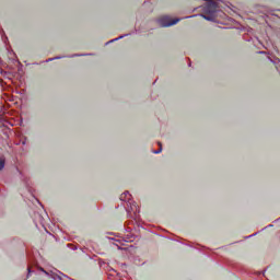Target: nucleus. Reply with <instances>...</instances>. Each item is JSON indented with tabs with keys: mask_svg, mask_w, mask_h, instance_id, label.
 Segmentation results:
<instances>
[{
	"mask_svg": "<svg viewBox=\"0 0 280 280\" xmlns=\"http://www.w3.org/2000/svg\"><path fill=\"white\" fill-rule=\"evenodd\" d=\"M132 198V195H130L129 191H125L120 195V200L122 202H127V206L130 205V208H127V214L128 215H132V213H135V215H137V212L139 211V207H137V203L136 202H130ZM131 209V211H130Z\"/></svg>",
	"mask_w": 280,
	"mask_h": 280,
	"instance_id": "f257e3e1",
	"label": "nucleus"
},
{
	"mask_svg": "<svg viewBox=\"0 0 280 280\" xmlns=\"http://www.w3.org/2000/svg\"><path fill=\"white\" fill-rule=\"evenodd\" d=\"M218 8H220L218 2L211 0L203 5L202 12L203 14H215V12H218Z\"/></svg>",
	"mask_w": 280,
	"mask_h": 280,
	"instance_id": "f03ea898",
	"label": "nucleus"
},
{
	"mask_svg": "<svg viewBox=\"0 0 280 280\" xmlns=\"http://www.w3.org/2000/svg\"><path fill=\"white\" fill-rule=\"evenodd\" d=\"M40 270L42 272H45V275H47L52 280H71V278H69L67 275L58 270L50 271V272L45 271V269H40Z\"/></svg>",
	"mask_w": 280,
	"mask_h": 280,
	"instance_id": "7ed1b4c3",
	"label": "nucleus"
},
{
	"mask_svg": "<svg viewBox=\"0 0 280 280\" xmlns=\"http://www.w3.org/2000/svg\"><path fill=\"white\" fill-rule=\"evenodd\" d=\"M180 19L176 18L173 20H170L167 18H163L160 20V25L161 27H172V25H176L177 23H179Z\"/></svg>",
	"mask_w": 280,
	"mask_h": 280,
	"instance_id": "20e7f679",
	"label": "nucleus"
},
{
	"mask_svg": "<svg viewBox=\"0 0 280 280\" xmlns=\"http://www.w3.org/2000/svg\"><path fill=\"white\" fill-rule=\"evenodd\" d=\"M200 16L206 21H211V22L215 21V18H214L215 14L201 13Z\"/></svg>",
	"mask_w": 280,
	"mask_h": 280,
	"instance_id": "39448f33",
	"label": "nucleus"
},
{
	"mask_svg": "<svg viewBox=\"0 0 280 280\" xmlns=\"http://www.w3.org/2000/svg\"><path fill=\"white\" fill-rule=\"evenodd\" d=\"M126 36H129V34H125V35H120L117 38L110 39L109 42H107L105 45H110V43H117V40H121V38H126Z\"/></svg>",
	"mask_w": 280,
	"mask_h": 280,
	"instance_id": "423d86ee",
	"label": "nucleus"
},
{
	"mask_svg": "<svg viewBox=\"0 0 280 280\" xmlns=\"http://www.w3.org/2000/svg\"><path fill=\"white\" fill-rule=\"evenodd\" d=\"M80 56H92V54H73L67 56V58H80Z\"/></svg>",
	"mask_w": 280,
	"mask_h": 280,
	"instance_id": "0eeeda50",
	"label": "nucleus"
},
{
	"mask_svg": "<svg viewBox=\"0 0 280 280\" xmlns=\"http://www.w3.org/2000/svg\"><path fill=\"white\" fill-rule=\"evenodd\" d=\"M100 266H101V268H108V270H115V269H113V268H110L105 261H100Z\"/></svg>",
	"mask_w": 280,
	"mask_h": 280,
	"instance_id": "6e6552de",
	"label": "nucleus"
},
{
	"mask_svg": "<svg viewBox=\"0 0 280 280\" xmlns=\"http://www.w3.org/2000/svg\"><path fill=\"white\" fill-rule=\"evenodd\" d=\"M61 58H63V57L62 56H57V57L47 59L46 62H51L54 60H61Z\"/></svg>",
	"mask_w": 280,
	"mask_h": 280,
	"instance_id": "1a4fd4ad",
	"label": "nucleus"
},
{
	"mask_svg": "<svg viewBox=\"0 0 280 280\" xmlns=\"http://www.w3.org/2000/svg\"><path fill=\"white\" fill-rule=\"evenodd\" d=\"M5 167V160H0V172Z\"/></svg>",
	"mask_w": 280,
	"mask_h": 280,
	"instance_id": "9d476101",
	"label": "nucleus"
},
{
	"mask_svg": "<svg viewBox=\"0 0 280 280\" xmlns=\"http://www.w3.org/2000/svg\"><path fill=\"white\" fill-rule=\"evenodd\" d=\"M32 272H34V270H32V267H27V279H30V276L32 275Z\"/></svg>",
	"mask_w": 280,
	"mask_h": 280,
	"instance_id": "9b49d317",
	"label": "nucleus"
},
{
	"mask_svg": "<svg viewBox=\"0 0 280 280\" xmlns=\"http://www.w3.org/2000/svg\"><path fill=\"white\" fill-rule=\"evenodd\" d=\"M163 152V147L160 145V150L153 151V154H161Z\"/></svg>",
	"mask_w": 280,
	"mask_h": 280,
	"instance_id": "f8f14e48",
	"label": "nucleus"
},
{
	"mask_svg": "<svg viewBox=\"0 0 280 280\" xmlns=\"http://www.w3.org/2000/svg\"><path fill=\"white\" fill-rule=\"evenodd\" d=\"M125 242H132V236H128V235H127Z\"/></svg>",
	"mask_w": 280,
	"mask_h": 280,
	"instance_id": "ddd939ff",
	"label": "nucleus"
},
{
	"mask_svg": "<svg viewBox=\"0 0 280 280\" xmlns=\"http://www.w3.org/2000/svg\"><path fill=\"white\" fill-rule=\"evenodd\" d=\"M255 235H257V233H254V234H252L249 236H246L245 240H250V237H255Z\"/></svg>",
	"mask_w": 280,
	"mask_h": 280,
	"instance_id": "4468645a",
	"label": "nucleus"
},
{
	"mask_svg": "<svg viewBox=\"0 0 280 280\" xmlns=\"http://www.w3.org/2000/svg\"><path fill=\"white\" fill-rule=\"evenodd\" d=\"M257 275H258V276H260V275H266V271H258Z\"/></svg>",
	"mask_w": 280,
	"mask_h": 280,
	"instance_id": "2eb2a0df",
	"label": "nucleus"
},
{
	"mask_svg": "<svg viewBox=\"0 0 280 280\" xmlns=\"http://www.w3.org/2000/svg\"><path fill=\"white\" fill-rule=\"evenodd\" d=\"M2 38L4 42L8 40V36H5V35H2Z\"/></svg>",
	"mask_w": 280,
	"mask_h": 280,
	"instance_id": "dca6fc26",
	"label": "nucleus"
},
{
	"mask_svg": "<svg viewBox=\"0 0 280 280\" xmlns=\"http://www.w3.org/2000/svg\"><path fill=\"white\" fill-rule=\"evenodd\" d=\"M194 16H196V15H191V16H186V19H194Z\"/></svg>",
	"mask_w": 280,
	"mask_h": 280,
	"instance_id": "f3484780",
	"label": "nucleus"
},
{
	"mask_svg": "<svg viewBox=\"0 0 280 280\" xmlns=\"http://www.w3.org/2000/svg\"><path fill=\"white\" fill-rule=\"evenodd\" d=\"M258 54H266V51L260 50V51H258Z\"/></svg>",
	"mask_w": 280,
	"mask_h": 280,
	"instance_id": "a211bd4d",
	"label": "nucleus"
},
{
	"mask_svg": "<svg viewBox=\"0 0 280 280\" xmlns=\"http://www.w3.org/2000/svg\"><path fill=\"white\" fill-rule=\"evenodd\" d=\"M25 143H26V142H25V140H24V141L22 142V145H25Z\"/></svg>",
	"mask_w": 280,
	"mask_h": 280,
	"instance_id": "6ab92c4d",
	"label": "nucleus"
},
{
	"mask_svg": "<svg viewBox=\"0 0 280 280\" xmlns=\"http://www.w3.org/2000/svg\"><path fill=\"white\" fill-rule=\"evenodd\" d=\"M72 250H78V247L72 248Z\"/></svg>",
	"mask_w": 280,
	"mask_h": 280,
	"instance_id": "aec40b11",
	"label": "nucleus"
},
{
	"mask_svg": "<svg viewBox=\"0 0 280 280\" xmlns=\"http://www.w3.org/2000/svg\"><path fill=\"white\" fill-rule=\"evenodd\" d=\"M269 228H271L272 226V224H270V225H268Z\"/></svg>",
	"mask_w": 280,
	"mask_h": 280,
	"instance_id": "412c9836",
	"label": "nucleus"
}]
</instances>
